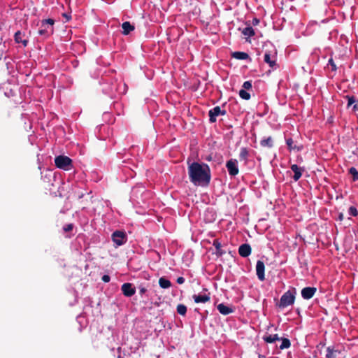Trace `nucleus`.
<instances>
[{
    "instance_id": "72a5a7b5",
    "label": "nucleus",
    "mask_w": 358,
    "mask_h": 358,
    "mask_svg": "<svg viewBox=\"0 0 358 358\" xmlns=\"http://www.w3.org/2000/svg\"><path fill=\"white\" fill-rule=\"evenodd\" d=\"M243 90H250L252 88V81L249 80V81L244 82L243 85Z\"/></svg>"
},
{
    "instance_id": "e433bc0d",
    "label": "nucleus",
    "mask_w": 358,
    "mask_h": 358,
    "mask_svg": "<svg viewBox=\"0 0 358 358\" xmlns=\"http://www.w3.org/2000/svg\"><path fill=\"white\" fill-rule=\"evenodd\" d=\"M328 62H329V64L331 65L332 70L336 71V64H335L333 59H331V58L329 59Z\"/></svg>"
},
{
    "instance_id": "49530a36",
    "label": "nucleus",
    "mask_w": 358,
    "mask_h": 358,
    "mask_svg": "<svg viewBox=\"0 0 358 358\" xmlns=\"http://www.w3.org/2000/svg\"><path fill=\"white\" fill-rule=\"evenodd\" d=\"M259 358H262V357H263V356H262L261 355H259Z\"/></svg>"
},
{
    "instance_id": "39448f33",
    "label": "nucleus",
    "mask_w": 358,
    "mask_h": 358,
    "mask_svg": "<svg viewBox=\"0 0 358 358\" xmlns=\"http://www.w3.org/2000/svg\"><path fill=\"white\" fill-rule=\"evenodd\" d=\"M112 240L116 247L121 246L127 241V236L124 231L117 230L112 234Z\"/></svg>"
},
{
    "instance_id": "412c9836",
    "label": "nucleus",
    "mask_w": 358,
    "mask_h": 358,
    "mask_svg": "<svg viewBox=\"0 0 358 358\" xmlns=\"http://www.w3.org/2000/svg\"><path fill=\"white\" fill-rule=\"evenodd\" d=\"M15 41L17 43H22L24 47H26L28 44V40L22 39V33L20 31H17L14 36Z\"/></svg>"
},
{
    "instance_id": "6ab92c4d",
    "label": "nucleus",
    "mask_w": 358,
    "mask_h": 358,
    "mask_svg": "<svg viewBox=\"0 0 358 358\" xmlns=\"http://www.w3.org/2000/svg\"><path fill=\"white\" fill-rule=\"evenodd\" d=\"M263 340L267 343H273L275 342L276 341H280V338L278 336V334H273V335L269 334V335L264 336L263 337Z\"/></svg>"
},
{
    "instance_id": "f3484780",
    "label": "nucleus",
    "mask_w": 358,
    "mask_h": 358,
    "mask_svg": "<svg viewBox=\"0 0 358 358\" xmlns=\"http://www.w3.org/2000/svg\"><path fill=\"white\" fill-rule=\"evenodd\" d=\"M213 246H215V249H216V252H215V254L218 257H221L223 255L225 254V251H224L221 248H222V245H221V243L219 241L218 239H215L213 241Z\"/></svg>"
},
{
    "instance_id": "f704fd0d",
    "label": "nucleus",
    "mask_w": 358,
    "mask_h": 358,
    "mask_svg": "<svg viewBox=\"0 0 358 358\" xmlns=\"http://www.w3.org/2000/svg\"><path fill=\"white\" fill-rule=\"evenodd\" d=\"M346 97L348 99V107H350L351 105L356 102V99L355 96H347Z\"/></svg>"
},
{
    "instance_id": "c756f323",
    "label": "nucleus",
    "mask_w": 358,
    "mask_h": 358,
    "mask_svg": "<svg viewBox=\"0 0 358 358\" xmlns=\"http://www.w3.org/2000/svg\"><path fill=\"white\" fill-rule=\"evenodd\" d=\"M239 96L244 100H249L250 99V94L245 90H241L239 91Z\"/></svg>"
},
{
    "instance_id": "a18cd8bd",
    "label": "nucleus",
    "mask_w": 358,
    "mask_h": 358,
    "mask_svg": "<svg viewBox=\"0 0 358 358\" xmlns=\"http://www.w3.org/2000/svg\"><path fill=\"white\" fill-rule=\"evenodd\" d=\"M206 159H207V160H210V159H211V157H208Z\"/></svg>"
},
{
    "instance_id": "9b49d317",
    "label": "nucleus",
    "mask_w": 358,
    "mask_h": 358,
    "mask_svg": "<svg viewBox=\"0 0 358 358\" xmlns=\"http://www.w3.org/2000/svg\"><path fill=\"white\" fill-rule=\"evenodd\" d=\"M238 29L241 31L242 34L244 36V38L248 42H250V38L255 34V30L250 24L243 29L241 28Z\"/></svg>"
},
{
    "instance_id": "c85d7f7f",
    "label": "nucleus",
    "mask_w": 358,
    "mask_h": 358,
    "mask_svg": "<svg viewBox=\"0 0 358 358\" xmlns=\"http://www.w3.org/2000/svg\"><path fill=\"white\" fill-rule=\"evenodd\" d=\"M348 172L352 175L353 181L358 180V171L355 167L350 168Z\"/></svg>"
},
{
    "instance_id": "20e7f679",
    "label": "nucleus",
    "mask_w": 358,
    "mask_h": 358,
    "mask_svg": "<svg viewBox=\"0 0 358 358\" xmlns=\"http://www.w3.org/2000/svg\"><path fill=\"white\" fill-rule=\"evenodd\" d=\"M55 166L64 170L69 171L72 168V160L67 156L59 155L55 158Z\"/></svg>"
},
{
    "instance_id": "f257e3e1",
    "label": "nucleus",
    "mask_w": 358,
    "mask_h": 358,
    "mask_svg": "<svg viewBox=\"0 0 358 358\" xmlns=\"http://www.w3.org/2000/svg\"><path fill=\"white\" fill-rule=\"evenodd\" d=\"M188 175L192 183L196 186L207 187L211 180V172L209 166L205 163L188 162Z\"/></svg>"
},
{
    "instance_id": "473e14b6",
    "label": "nucleus",
    "mask_w": 358,
    "mask_h": 358,
    "mask_svg": "<svg viewBox=\"0 0 358 358\" xmlns=\"http://www.w3.org/2000/svg\"><path fill=\"white\" fill-rule=\"evenodd\" d=\"M349 214L353 217H356L358 215V210L354 206H350L348 210Z\"/></svg>"
},
{
    "instance_id": "6e6552de",
    "label": "nucleus",
    "mask_w": 358,
    "mask_h": 358,
    "mask_svg": "<svg viewBox=\"0 0 358 358\" xmlns=\"http://www.w3.org/2000/svg\"><path fill=\"white\" fill-rule=\"evenodd\" d=\"M264 271V263L261 260H258L256 264V273L257 278L260 281H264L265 280Z\"/></svg>"
},
{
    "instance_id": "aec40b11",
    "label": "nucleus",
    "mask_w": 358,
    "mask_h": 358,
    "mask_svg": "<svg viewBox=\"0 0 358 358\" xmlns=\"http://www.w3.org/2000/svg\"><path fill=\"white\" fill-rule=\"evenodd\" d=\"M232 57L240 59V60H245L249 58V55L248 53L244 52H234L232 53Z\"/></svg>"
},
{
    "instance_id": "0eeeda50",
    "label": "nucleus",
    "mask_w": 358,
    "mask_h": 358,
    "mask_svg": "<svg viewBox=\"0 0 358 358\" xmlns=\"http://www.w3.org/2000/svg\"><path fill=\"white\" fill-rule=\"evenodd\" d=\"M236 159H230L227 162L226 167L227 168L229 174L231 176H235L238 173V168L237 166Z\"/></svg>"
},
{
    "instance_id": "7c9ffc66",
    "label": "nucleus",
    "mask_w": 358,
    "mask_h": 358,
    "mask_svg": "<svg viewBox=\"0 0 358 358\" xmlns=\"http://www.w3.org/2000/svg\"><path fill=\"white\" fill-rule=\"evenodd\" d=\"M327 353L326 355L327 358H335V355H334V353L337 351L334 350L333 347L329 346L327 348Z\"/></svg>"
},
{
    "instance_id": "f03ea898",
    "label": "nucleus",
    "mask_w": 358,
    "mask_h": 358,
    "mask_svg": "<svg viewBox=\"0 0 358 358\" xmlns=\"http://www.w3.org/2000/svg\"><path fill=\"white\" fill-rule=\"evenodd\" d=\"M43 188L45 191V194L57 196V192L53 191L52 187L55 181V176L50 171H47L44 175L41 176Z\"/></svg>"
},
{
    "instance_id": "1a4fd4ad",
    "label": "nucleus",
    "mask_w": 358,
    "mask_h": 358,
    "mask_svg": "<svg viewBox=\"0 0 358 358\" xmlns=\"http://www.w3.org/2000/svg\"><path fill=\"white\" fill-rule=\"evenodd\" d=\"M122 292L125 296L129 297L133 296L136 292L135 287H133L131 283L126 282L122 285Z\"/></svg>"
},
{
    "instance_id": "4468645a",
    "label": "nucleus",
    "mask_w": 358,
    "mask_h": 358,
    "mask_svg": "<svg viewBox=\"0 0 358 358\" xmlns=\"http://www.w3.org/2000/svg\"><path fill=\"white\" fill-rule=\"evenodd\" d=\"M192 298L194 299V301L195 303H206L210 301V298L209 294H203V295H196L194 294L192 296Z\"/></svg>"
},
{
    "instance_id": "bb28decb",
    "label": "nucleus",
    "mask_w": 358,
    "mask_h": 358,
    "mask_svg": "<svg viewBox=\"0 0 358 358\" xmlns=\"http://www.w3.org/2000/svg\"><path fill=\"white\" fill-rule=\"evenodd\" d=\"M177 313L180 315H185L187 307L184 304H178L176 307Z\"/></svg>"
},
{
    "instance_id": "2eb2a0df",
    "label": "nucleus",
    "mask_w": 358,
    "mask_h": 358,
    "mask_svg": "<svg viewBox=\"0 0 358 358\" xmlns=\"http://www.w3.org/2000/svg\"><path fill=\"white\" fill-rule=\"evenodd\" d=\"M122 28L123 29L122 34L128 35L131 31L135 29L134 25L131 24L129 22L127 21L122 23Z\"/></svg>"
},
{
    "instance_id": "dca6fc26",
    "label": "nucleus",
    "mask_w": 358,
    "mask_h": 358,
    "mask_svg": "<svg viewBox=\"0 0 358 358\" xmlns=\"http://www.w3.org/2000/svg\"><path fill=\"white\" fill-rule=\"evenodd\" d=\"M217 310L219 312L224 315H227L231 313H233V309L229 306H225L224 303H220L217 306Z\"/></svg>"
},
{
    "instance_id": "393cba45",
    "label": "nucleus",
    "mask_w": 358,
    "mask_h": 358,
    "mask_svg": "<svg viewBox=\"0 0 358 358\" xmlns=\"http://www.w3.org/2000/svg\"><path fill=\"white\" fill-rule=\"evenodd\" d=\"M54 24H55V21L52 19L49 18V19L43 20L41 22V27H48V26L50 25V28H51V32L52 33L53 32L52 26Z\"/></svg>"
},
{
    "instance_id": "79ce46f5",
    "label": "nucleus",
    "mask_w": 358,
    "mask_h": 358,
    "mask_svg": "<svg viewBox=\"0 0 358 358\" xmlns=\"http://www.w3.org/2000/svg\"><path fill=\"white\" fill-rule=\"evenodd\" d=\"M147 291L146 288L145 287H141L140 289H139V293L140 294H143L144 293H145V292Z\"/></svg>"
},
{
    "instance_id": "f8f14e48",
    "label": "nucleus",
    "mask_w": 358,
    "mask_h": 358,
    "mask_svg": "<svg viewBox=\"0 0 358 358\" xmlns=\"http://www.w3.org/2000/svg\"><path fill=\"white\" fill-rule=\"evenodd\" d=\"M252 252V248L250 245L248 243H244L240 245L238 248V253L240 256L243 257H248Z\"/></svg>"
},
{
    "instance_id": "5701e85b",
    "label": "nucleus",
    "mask_w": 358,
    "mask_h": 358,
    "mask_svg": "<svg viewBox=\"0 0 358 358\" xmlns=\"http://www.w3.org/2000/svg\"><path fill=\"white\" fill-rule=\"evenodd\" d=\"M286 144H287L289 151L295 150L299 151L301 149V148L297 147L296 145H294V141L292 138H289L286 139Z\"/></svg>"
},
{
    "instance_id": "423d86ee",
    "label": "nucleus",
    "mask_w": 358,
    "mask_h": 358,
    "mask_svg": "<svg viewBox=\"0 0 358 358\" xmlns=\"http://www.w3.org/2000/svg\"><path fill=\"white\" fill-rule=\"evenodd\" d=\"M226 114L227 111L225 110H222L220 106H215L208 112L209 120L212 123L215 122L217 120L216 117L218 115H225Z\"/></svg>"
},
{
    "instance_id": "b1692460",
    "label": "nucleus",
    "mask_w": 358,
    "mask_h": 358,
    "mask_svg": "<svg viewBox=\"0 0 358 358\" xmlns=\"http://www.w3.org/2000/svg\"><path fill=\"white\" fill-rule=\"evenodd\" d=\"M264 60L266 63L268 64L270 67H271V68H274V66H276L275 60L271 59L269 52L265 53Z\"/></svg>"
},
{
    "instance_id": "ddd939ff",
    "label": "nucleus",
    "mask_w": 358,
    "mask_h": 358,
    "mask_svg": "<svg viewBox=\"0 0 358 358\" xmlns=\"http://www.w3.org/2000/svg\"><path fill=\"white\" fill-rule=\"evenodd\" d=\"M291 169L294 173V175L293 176L294 180L295 182L298 181L302 176V172L303 171V169L299 167L296 164H292L291 166Z\"/></svg>"
},
{
    "instance_id": "58836bf2",
    "label": "nucleus",
    "mask_w": 358,
    "mask_h": 358,
    "mask_svg": "<svg viewBox=\"0 0 358 358\" xmlns=\"http://www.w3.org/2000/svg\"><path fill=\"white\" fill-rule=\"evenodd\" d=\"M62 15L66 19V21H69L71 19V15L70 14L63 13Z\"/></svg>"
},
{
    "instance_id": "cd10ccee",
    "label": "nucleus",
    "mask_w": 358,
    "mask_h": 358,
    "mask_svg": "<svg viewBox=\"0 0 358 358\" xmlns=\"http://www.w3.org/2000/svg\"><path fill=\"white\" fill-rule=\"evenodd\" d=\"M248 156V151L246 148H242L239 154V158L241 160L245 161Z\"/></svg>"
},
{
    "instance_id": "4c0bfd02",
    "label": "nucleus",
    "mask_w": 358,
    "mask_h": 358,
    "mask_svg": "<svg viewBox=\"0 0 358 358\" xmlns=\"http://www.w3.org/2000/svg\"><path fill=\"white\" fill-rule=\"evenodd\" d=\"M110 280V278L108 275H104L102 276V280L104 282H108Z\"/></svg>"
},
{
    "instance_id": "a211bd4d",
    "label": "nucleus",
    "mask_w": 358,
    "mask_h": 358,
    "mask_svg": "<svg viewBox=\"0 0 358 358\" xmlns=\"http://www.w3.org/2000/svg\"><path fill=\"white\" fill-rule=\"evenodd\" d=\"M260 145L264 148H272L273 146V139L271 136L261 140Z\"/></svg>"
},
{
    "instance_id": "4be33fe9",
    "label": "nucleus",
    "mask_w": 358,
    "mask_h": 358,
    "mask_svg": "<svg viewBox=\"0 0 358 358\" xmlns=\"http://www.w3.org/2000/svg\"><path fill=\"white\" fill-rule=\"evenodd\" d=\"M159 285L162 288L167 289L171 286V282L169 280L162 277L159 279Z\"/></svg>"
},
{
    "instance_id": "c03bdc74",
    "label": "nucleus",
    "mask_w": 358,
    "mask_h": 358,
    "mask_svg": "<svg viewBox=\"0 0 358 358\" xmlns=\"http://www.w3.org/2000/svg\"><path fill=\"white\" fill-rule=\"evenodd\" d=\"M353 110L355 111L357 110H358V106L357 104H355L354 106H353Z\"/></svg>"
},
{
    "instance_id": "2f4dec72",
    "label": "nucleus",
    "mask_w": 358,
    "mask_h": 358,
    "mask_svg": "<svg viewBox=\"0 0 358 358\" xmlns=\"http://www.w3.org/2000/svg\"><path fill=\"white\" fill-rule=\"evenodd\" d=\"M74 228V224L73 223L68 224L63 227L62 229L64 232L67 233L71 231Z\"/></svg>"
},
{
    "instance_id": "37998d69",
    "label": "nucleus",
    "mask_w": 358,
    "mask_h": 358,
    "mask_svg": "<svg viewBox=\"0 0 358 358\" xmlns=\"http://www.w3.org/2000/svg\"><path fill=\"white\" fill-rule=\"evenodd\" d=\"M343 219H344V215H343V214L342 213H339V215H338V220H339L340 221H342V220H343Z\"/></svg>"
},
{
    "instance_id": "ea45409f",
    "label": "nucleus",
    "mask_w": 358,
    "mask_h": 358,
    "mask_svg": "<svg viewBox=\"0 0 358 358\" xmlns=\"http://www.w3.org/2000/svg\"><path fill=\"white\" fill-rule=\"evenodd\" d=\"M185 282V278L183 277H178L177 278V282L178 284H182Z\"/></svg>"
},
{
    "instance_id": "9d476101",
    "label": "nucleus",
    "mask_w": 358,
    "mask_h": 358,
    "mask_svg": "<svg viewBox=\"0 0 358 358\" xmlns=\"http://www.w3.org/2000/svg\"><path fill=\"white\" fill-rule=\"evenodd\" d=\"M317 289L313 287H306L302 289L301 296L304 299H310L313 297Z\"/></svg>"
},
{
    "instance_id": "a878e982",
    "label": "nucleus",
    "mask_w": 358,
    "mask_h": 358,
    "mask_svg": "<svg viewBox=\"0 0 358 358\" xmlns=\"http://www.w3.org/2000/svg\"><path fill=\"white\" fill-rule=\"evenodd\" d=\"M280 340L282 341L281 345L279 346V348L280 350L287 349L289 348L291 345L290 341L288 338H280Z\"/></svg>"
},
{
    "instance_id": "7ed1b4c3",
    "label": "nucleus",
    "mask_w": 358,
    "mask_h": 358,
    "mask_svg": "<svg viewBox=\"0 0 358 358\" xmlns=\"http://www.w3.org/2000/svg\"><path fill=\"white\" fill-rule=\"evenodd\" d=\"M296 289L288 290L285 292L277 304L280 308H285L289 306L294 304L295 301Z\"/></svg>"
},
{
    "instance_id": "c9c22d12",
    "label": "nucleus",
    "mask_w": 358,
    "mask_h": 358,
    "mask_svg": "<svg viewBox=\"0 0 358 358\" xmlns=\"http://www.w3.org/2000/svg\"><path fill=\"white\" fill-rule=\"evenodd\" d=\"M38 34L41 36H44L48 34V27H42V29H39L38 31Z\"/></svg>"
},
{
    "instance_id": "a19ab883",
    "label": "nucleus",
    "mask_w": 358,
    "mask_h": 358,
    "mask_svg": "<svg viewBox=\"0 0 358 358\" xmlns=\"http://www.w3.org/2000/svg\"><path fill=\"white\" fill-rule=\"evenodd\" d=\"M259 23V19H257V18H253V20H252V25L256 26V25H257Z\"/></svg>"
}]
</instances>
